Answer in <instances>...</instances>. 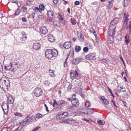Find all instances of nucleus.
I'll list each match as a JSON object with an SVG mask.
<instances>
[{"label": "nucleus", "mask_w": 131, "mask_h": 131, "mask_svg": "<svg viewBox=\"0 0 131 131\" xmlns=\"http://www.w3.org/2000/svg\"><path fill=\"white\" fill-rule=\"evenodd\" d=\"M4 103H2V108L3 110H4V109H5V108H8V104H3Z\"/></svg>", "instance_id": "c85d7f7f"}, {"label": "nucleus", "mask_w": 131, "mask_h": 131, "mask_svg": "<svg viewBox=\"0 0 131 131\" xmlns=\"http://www.w3.org/2000/svg\"><path fill=\"white\" fill-rule=\"evenodd\" d=\"M65 117H66L68 115V113L67 112H65L62 113Z\"/></svg>", "instance_id": "5fc2aeb1"}, {"label": "nucleus", "mask_w": 131, "mask_h": 131, "mask_svg": "<svg viewBox=\"0 0 131 131\" xmlns=\"http://www.w3.org/2000/svg\"><path fill=\"white\" fill-rule=\"evenodd\" d=\"M123 27L125 29L128 30L129 34H131V21H129L127 24H125L123 26Z\"/></svg>", "instance_id": "20e7f679"}, {"label": "nucleus", "mask_w": 131, "mask_h": 131, "mask_svg": "<svg viewBox=\"0 0 131 131\" xmlns=\"http://www.w3.org/2000/svg\"><path fill=\"white\" fill-rule=\"evenodd\" d=\"M48 41L51 42H53L55 41V39L54 37L51 34L49 35L48 37Z\"/></svg>", "instance_id": "2eb2a0df"}, {"label": "nucleus", "mask_w": 131, "mask_h": 131, "mask_svg": "<svg viewBox=\"0 0 131 131\" xmlns=\"http://www.w3.org/2000/svg\"><path fill=\"white\" fill-rule=\"evenodd\" d=\"M101 99L102 100V102L105 104L108 105L109 103L108 100L104 98V97L103 96H102L101 97Z\"/></svg>", "instance_id": "412c9836"}, {"label": "nucleus", "mask_w": 131, "mask_h": 131, "mask_svg": "<svg viewBox=\"0 0 131 131\" xmlns=\"http://www.w3.org/2000/svg\"><path fill=\"white\" fill-rule=\"evenodd\" d=\"M88 48L87 47H85L83 49V51L84 52H87L88 50Z\"/></svg>", "instance_id": "de8ad7c7"}, {"label": "nucleus", "mask_w": 131, "mask_h": 131, "mask_svg": "<svg viewBox=\"0 0 131 131\" xmlns=\"http://www.w3.org/2000/svg\"><path fill=\"white\" fill-rule=\"evenodd\" d=\"M124 17H123V26L125 25V24H127L128 23V21L129 19L128 18V17L129 16V15L126 13H124L123 14Z\"/></svg>", "instance_id": "39448f33"}, {"label": "nucleus", "mask_w": 131, "mask_h": 131, "mask_svg": "<svg viewBox=\"0 0 131 131\" xmlns=\"http://www.w3.org/2000/svg\"><path fill=\"white\" fill-rule=\"evenodd\" d=\"M72 88V85L71 84H70L68 85V87H67V90L68 91H70V90Z\"/></svg>", "instance_id": "864d4df0"}, {"label": "nucleus", "mask_w": 131, "mask_h": 131, "mask_svg": "<svg viewBox=\"0 0 131 131\" xmlns=\"http://www.w3.org/2000/svg\"><path fill=\"white\" fill-rule=\"evenodd\" d=\"M28 119L26 118L24 120L22 121L21 122H19V124L21 125L25 126L26 124H29Z\"/></svg>", "instance_id": "f3484780"}, {"label": "nucleus", "mask_w": 131, "mask_h": 131, "mask_svg": "<svg viewBox=\"0 0 131 131\" xmlns=\"http://www.w3.org/2000/svg\"><path fill=\"white\" fill-rule=\"evenodd\" d=\"M3 78V80H4V83L5 84L7 87V89H8V87H9L10 86V82L9 78L7 77H2Z\"/></svg>", "instance_id": "9d476101"}, {"label": "nucleus", "mask_w": 131, "mask_h": 131, "mask_svg": "<svg viewBox=\"0 0 131 131\" xmlns=\"http://www.w3.org/2000/svg\"><path fill=\"white\" fill-rule=\"evenodd\" d=\"M40 45L37 42L33 44V48L35 50H39L40 48Z\"/></svg>", "instance_id": "ddd939ff"}, {"label": "nucleus", "mask_w": 131, "mask_h": 131, "mask_svg": "<svg viewBox=\"0 0 131 131\" xmlns=\"http://www.w3.org/2000/svg\"><path fill=\"white\" fill-rule=\"evenodd\" d=\"M20 10L19 9H17L15 12L14 14V15H15V16H17L19 15L20 13Z\"/></svg>", "instance_id": "72a5a7b5"}, {"label": "nucleus", "mask_w": 131, "mask_h": 131, "mask_svg": "<svg viewBox=\"0 0 131 131\" xmlns=\"http://www.w3.org/2000/svg\"><path fill=\"white\" fill-rule=\"evenodd\" d=\"M40 32L42 34L46 35L48 32V30L46 27L42 26L40 28Z\"/></svg>", "instance_id": "1a4fd4ad"}, {"label": "nucleus", "mask_w": 131, "mask_h": 131, "mask_svg": "<svg viewBox=\"0 0 131 131\" xmlns=\"http://www.w3.org/2000/svg\"><path fill=\"white\" fill-rule=\"evenodd\" d=\"M98 123L100 125H103L104 124V122L102 120H99L97 121Z\"/></svg>", "instance_id": "f704fd0d"}, {"label": "nucleus", "mask_w": 131, "mask_h": 131, "mask_svg": "<svg viewBox=\"0 0 131 131\" xmlns=\"http://www.w3.org/2000/svg\"><path fill=\"white\" fill-rule=\"evenodd\" d=\"M26 118L28 119L29 123L30 122H33L36 121V117L35 116H32L30 117V116L28 115L26 117Z\"/></svg>", "instance_id": "4be33fe9"}, {"label": "nucleus", "mask_w": 131, "mask_h": 131, "mask_svg": "<svg viewBox=\"0 0 131 131\" xmlns=\"http://www.w3.org/2000/svg\"><path fill=\"white\" fill-rule=\"evenodd\" d=\"M116 24V23H115L113 20H112L110 22V24L109 28V30H110V31H112L113 29L115 27H114V26Z\"/></svg>", "instance_id": "a211bd4d"}, {"label": "nucleus", "mask_w": 131, "mask_h": 131, "mask_svg": "<svg viewBox=\"0 0 131 131\" xmlns=\"http://www.w3.org/2000/svg\"><path fill=\"white\" fill-rule=\"evenodd\" d=\"M119 17H116L114 19H113V20L114 21V22L115 23H116V24L118 22V21L119 20Z\"/></svg>", "instance_id": "ea45409f"}, {"label": "nucleus", "mask_w": 131, "mask_h": 131, "mask_svg": "<svg viewBox=\"0 0 131 131\" xmlns=\"http://www.w3.org/2000/svg\"><path fill=\"white\" fill-rule=\"evenodd\" d=\"M82 120H83V121H85L87 122H88V123H89L90 122V121H89V120L88 119H86L85 118H83L82 119Z\"/></svg>", "instance_id": "e2e57ef3"}, {"label": "nucleus", "mask_w": 131, "mask_h": 131, "mask_svg": "<svg viewBox=\"0 0 131 131\" xmlns=\"http://www.w3.org/2000/svg\"><path fill=\"white\" fill-rule=\"evenodd\" d=\"M71 46V42L69 41H67L65 42L63 45V46L64 48L66 49H69Z\"/></svg>", "instance_id": "f8f14e48"}, {"label": "nucleus", "mask_w": 131, "mask_h": 131, "mask_svg": "<svg viewBox=\"0 0 131 131\" xmlns=\"http://www.w3.org/2000/svg\"><path fill=\"white\" fill-rule=\"evenodd\" d=\"M27 38V36L25 34H22L20 37V40L19 42H23V41H25Z\"/></svg>", "instance_id": "aec40b11"}, {"label": "nucleus", "mask_w": 131, "mask_h": 131, "mask_svg": "<svg viewBox=\"0 0 131 131\" xmlns=\"http://www.w3.org/2000/svg\"><path fill=\"white\" fill-rule=\"evenodd\" d=\"M12 63H10L9 65L7 66V70H10L12 67Z\"/></svg>", "instance_id": "58836bf2"}, {"label": "nucleus", "mask_w": 131, "mask_h": 131, "mask_svg": "<svg viewBox=\"0 0 131 131\" xmlns=\"http://www.w3.org/2000/svg\"><path fill=\"white\" fill-rule=\"evenodd\" d=\"M41 127H40L37 126L35 127L34 129L32 130V131H37L38 129L39 128H40Z\"/></svg>", "instance_id": "6e6d98bb"}, {"label": "nucleus", "mask_w": 131, "mask_h": 131, "mask_svg": "<svg viewBox=\"0 0 131 131\" xmlns=\"http://www.w3.org/2000/svg\"><path fill=\"white\" fill-rule=\"evenodd\" d=\"M78 38L79 40L81 42L84 41V37L83 35L81 33H78L77 34Z\"/></svg>", "instance_id": "dca6fc26"}, {"label": "nucleus", "mask_w": 131, "mask_h": 131, "mask_svg": "<svg viewBox=\"0 0 131 131\" xmlns=\"http://www.w3.org/2000/svg\"><path fill=\"white\" fill-rule=\"evenodd\" d=\"M1 131H7V129L5 127L3 128L2 130Z\"/></svg>", "instance_id": "774afa93"}, {"label": "nucleus", "mask_w": 131, "mask_h": 131, "mask_svg": "<svg viewBox=\"0 0 131 131\" xmlns=\"http://www.w3.org/2000/svg\"><path fill=\"white\" fill-rule=\"evenodd\" d=\"M53 2L56 5H59L58 3L59 2V1L58 0H53Z\"/></svg>", "instance_id": "a18cd8bd"}, {"label": "nucleus", "mask_w": 131, "mask_h": 131, "mask_svg": "<svg viewBox=\"0 0 131 131\" xmlns=\"http://www.w3.org/2000/svg\"><path fill=\"white\" fill-rule=\"evenodd\" d=\"M4 114H7L8 113V108H5V109L3 110Z\"/></svg>", "instance_id": "8fccbe9b"}, {"label": "nucleus", "mask_w": 131, "mask_h": 131, "mask_svg": "<svg viewBox=\"0 0 131 131\" xmlns=\"http://www.w3.org/2000/svg\"><path fill=\"white\" fill-rule=\"evenodd\" d=\"M22 20L23 22H26L27 21V19L26 17H24L22 18Z\"/></svg>", "instance_id": "bf43d9fd"}, {"label": "nucleus", "mask_w": 131, "mask_h": 131, "mask_svg": "<svg viewBox=\"0 0 131 131\" xmlns=\"http://www.w3.org/2000/svg\"><path fill=\"white\" fill-rule=\"evenodd\" d=\"M75 49L76 52H78L80 50L81 48L79 46H76L75 47Z\"/></svg>", "instance_id": "7c9ffc66"}, {"label": "nucleus", "mask_w": 131, "mask_h": 131, "mask_svg": "<svg viewBox=\"0 0 131 131\" xmlns=\"http://www.w3.org/2000/svg\"><path fill=\"white\" fill-rule=\"evenodd\" d=\"M49 72L50 76L52 77H54L56 76L55 74L54 73L55 71L52 70L51 69L49 70Z\"/></svg>", "instance_id": "393cba45"}, {"label": "nucleus", "mask_w": 131, "mask_h": 131, "mask_svg": "<svg viewBox=\"0 0 131 131\" xmlns=\"http://www.w3.org/2000/svg\"><path fill=\"white\" fill-rule=\"evenodd\" d=\"M114 0H108L109 7H111L112 6V3L114 1Z\"/></svg>", "instance_id": "4c0bfd02"}, {"label": "nucleus", "mask_w": 131, "mask_h": 131, "mask_svg": "<svg viewBox=\"0 0 131 131\" xmlns=\"http://www.w3.org/2000/svg\"><path fill=\"white\" fill-rule=\"evenodd\" d=\"M53 104H55L56 105L58 106V101L57 102V101L56 100H53Z\"/></svg>", "instance_id": "4d7b16f0"}, {"label": "nucleus", "mask_w": 131, "mask_h": 131, "mask_svg": "<svg viewBox=\"0 0 131 131\" xmlns=\"http://www.w3.org/2000/svg\"><path fill=\"white\" fill-rule=\"evenodd\" d=\"M58 17L59 19V21H61V20L63 19V17H62L59 14H58Z\"/></svg>", "instance_id": "c03bdc74"}, {"label": "nucleus", "mask_w": 131, "mask_h": 131, "mask_svg": "<svg viewBox=\"0 0 131 131\" xmlns=\"http://www.w3.org/2000/svg\"><path fill=\"white\" fill-rule=\"evenodd\" d=\"M39 9L43 10L45 9V6L43 4H41L39 6Z\"/></svg>", "instance_id": "c9c22d12"}, {"label": "nucleus", "mask_w": 131, "mask_h": 131, "mask_svg": "<svg viewBox=\"0 0 131 131\" xmlns=\"http://www.w3.org/2000/svg\"><path fill=\"white\" fill-rule=\"evenodd\" d=\"M116 28V27H115L113 29L112 31L109 30V35L108 39V41L109 43H111L114 41V37L115 34Z\"/></svg>", "instance_id": "f03ea898"}, {"label": "nucleus", "mask_w": 131, "mask_h": 131, "mask_svg": "<svg viewBox=\"0 0 131 131\" xmlns=\"http://www.w3.org/2000/svg\"><path fill=\"white\" fill-rule=\"evenodd\" d=\"M14 100L13 99H11L9 100V99H8V103L9 104H13V103Z\"/></svg>", "instance_id": "49530a36"}, {"label": "nucleus", "mask_w": 131, "mask_h": 131, "mask_svg": "<svg viewBox=\"0 0 131 131\" xmlns=\"http://www.w3.org/2000/svg\"><path fill=\"white\" fill-rule=\"evenodd\" d=\"M81 112L86 114L90 115L93 113V111L92 109L87 108L85 110H82Z\"/></svg>", "instance_id": "6e6552de"}, {"label": "nucleus", "mask_w": 131, "mask_h": 131, "mask_svg": "<svg viewBox=\"0 0 131 131\" xmlns=\"http://www.w3.org/2000/svg\"><path fill=\"white\" fill-rule=\"evenodd\" d=\"M80 4V2L78 1H76L74 3L75 5H78Z\"/></svg>", "instance_id": "69168bd1"}, {"label": "nucleus", "mask_w": 131, "mask_h": 131, "mask_svg": "<svg viewBox=\"0 0 131 131\" xmlns=\"http://www.w3.org/2000/svg\"><path fill=\"white\" fill-rule=\"evenodd\" d=\"M3 64L0 62V72L2 71L3 70Z\"/></svg>", "instance_id": "603ef678"}, {"label": "nucleus", "mask_w": 131, "mask_h": 131, "mask_svg": "<svg viewBox=\"0 0 131 131\" xmlns=\"http://www.w3.org/2000/svg\"><path fill=\"white\" fill-rule=\"evenodd\" d=\"M66 123L67 124H71L72 123V122L69 121V119H67V120H66Z\"/></svg>", "instance_id": "680f3d73"}, {"label": "nucleus", "mask_w": 131, "mask_h": 131, "mask_svg": "<svg viewBox=\"0 0 131 131\" xmlns=\"http://www.w3.org/2000/svg\"><path fill=\"white\" fill-rule=\"evenodd\" d=\"M82 87H81L80 88H78L77 87L75 89V92L79 94L81 93H82Z\"/></svg>", "instance_id": "b1692460"}, {"label": "nucleus", "mask_w": 131, "mask_h": 131, "mask_svg": "<svg viewBox=\"0 0 131 131\" xmlns=\"http://www.w3.org/2000/svg\"><path fill=\"white\" fill-rule=\"evenodd\" d=\"M60 21V22H61L62 23L63 25H64L65 24V21L63 19L61 20V21Z\"/></svg>", "instance_id": "052dcab7"}, {"label": "nucleus", "mask_w": 131, "mask_h": 131, "mask_svg": "<svg viewBox=\"0 0 131 131\" xmlns=\"http://www.w3.org/2000/svg\"><path fill=\"white\" fill-rule=\"evenodd\" d=\"M82 60V59L80 57L76 58L73 60L72 63L73 65H76L79 64Z\"/></svg>", "instance_id": "423d86ee"}, {"label": "nucleus", "mask_w": 131, "mask_h": 131, "mask_svg": "<svg viewBox=\"0 0 131 131\" xmlns=\"http://www.w3.org/2000/svg\"><path fill=\"white\" fill-rule=\"evenodd\" d=\"M108 90L109 91L111 95V96L113 97V98L114 99V96L113 94L112 93V92L111 91V89L109 87H108Z\"/></svg>", "instance_id": "09e8293b"}, {"label": "nucleus", "mask_w": 131, "mask_h": 131, "mask_svg": "<svg viewBox=\"0 0 131 131\" xmlns=\"http://www.w3.org/2000/svg\"><path fill=\"white\" fill-rule=\"evenodd\" d=\"M130 41L129 38V35L127 34L125 37V45H128L130 42Z\"/></svg>", "instance_id": "4468645a"}, {"label": "nucleus", "mask_w": 131, "mask_h": 131, "mask_svg": "<svg viewBox=\"0 0 131 131\" xmlns=\"http://www.w3.org/2000/svg\"><path fill=\"white\" fill-rule=\"evenodd\" d=\"M42 116V115L40 113L37 114L35 116L36 117L38 118H39L41 117Z\"/></svg>", "instance_id": "79ce46f5"}, {"label": "nucleus", "mask_w": 131, "mask_h": 131, "mask_svg": "<svg viewBox=\"0 0 131 131\" xmlns=\"http://www.w3.org/2000/svg\"><path fill=\"white\" fill-rule=\"evenodd\" d=\"M44 106L46 107V110L47 111V112H49V110L48 109V107L47 106V105L46 104H44Z\"/></svg>", "instance_id": "0e129e2a"}, {"label": "nucleus", "mask_w": 131, "mask_h": 131, "mask_svg": "<svg viewBox=\"0 0 131 131\" xmlns=\"http://www.w3.org/2000/svg\"><path fill=\"white\" fill-rule=\"evenodd\" d=\"M80 94L81 97L83 98H84L85 97V95L84 94V93H80Z\"/></svg>", "instance_id": "338daca9"}, {"label": "nucleus", "mask_w": 131, "mask_h": 131, "mask_svg": "<svg viewBox=\"0 0 131 131\" xmlns=\"http://www.w3.org/2000/svg\"><path fill=\"white\" fill-rule=\"evenodd\" d=\"M85 105L86 107H88L90 106L91 104L89 101H87L85 102Z\"/></svg>", "instance_id": "473e14b6"}, {"label": "nucleus", "mask_w": 131, "mask_h": 131, "mask_svg": "<svg viewBox=\"0 0 131 131\" xmlns=\"http://www.w3.org/2000/svg\"><path fill=\"white\" fill-rule=\"evenodd\" d=\"M12 3H16L18 7H19L21 5L20 2H13Z\"/></svg>", "instance_id": "37998d69"}, {"label": "nucleus", "mask_w": 131, "mask_h": 131, "mask_svg": "<svg viewBox=\"0 0 131 131\" xmlns=\"http://www.w3.org/2000/svg\"><path fill=\"white\" fill-rule=\"evenodd\" d=\"M65 118L64 116L62 113L57 115L56 116V118L57 119H62Z\"/></svg>", "instance_id": "a878e982"}, {"label": "nucleus", "mask_w": 131, "mask_h": 131, "mask_svg": "<svg viewBox=\"0 0 131 131\" xmlns=\"http://www.w3.org/2000/svg\"><path fill=\"white\" fill-rule=\"evenodd\" d=\"M74 74H75V79H78L80 78V75L76 71L74 72Z\"/></svg>", "instance_id": "c756f323"}, {"label": "nucleus", "mask_w": 131, "mask_h": 131, "mask_svg": "<svg viewBox=\"0 0 131 131\" xmlns=\"http://www.w3.org/2000/svg\"><path fill=\"white\" fill-rule=\"evenodd\" d=\"M95 54L94 53H91L87 55L85 58L86 59L90 60H94L95 59Z\"/></svg>", "instance_id": "0eeeda50"}, {"label": "nucleus", "mask_w": 131, "mask_h": 131, "mask_svg": "<svg viewBox=\"0 0 131 131\" xmlns=\"http://www.w3.org/2000/svg\"><path fill=\"white\" fill-rule=\"evenodd\" d=\"M35 14V12H32L31 14L30 15V16L31 17L34 18V15Z\"/></svg>", "instance_id": "13d9d810"}, {"label": "nucleus", "mask_w": 131, "mask_h": 131, "mask_svg": "<svg viewBox=\"0 0 131 131\" xmlns=\"http://www.w3.org/2000/svg\"><path fill=\"white\" fill-rule=\"evenodd\" d=\"M66 103L65 101L63 100H59L58 101V106H60L62 104H64Z\"/></svg>", "instance_id": "bb28decb"}, {"label": "nucleus", "mask_w": 131, "mask_h": 131, "mask_svg": "<svg viewBox=\"0 0 131 131\" xmlns=\"http://www.w3.org/2000/svg\"><path fill=\"white\" fill-rule=\"evenodd\" d=\"M70 78L72 80L74 79L75 78V74L74 72L73 73V72H70Z\"/></svg>", "instance_id": "e433bc0d"}, {"label": "nucleus", "mask_w": 131, "mask_h": 131, "mask_svg": "<svg viewBox=\"0 0 131 131\" xmlns=\"http://www.w3.org/2000/svg\"><path fill=\"white\" fill-rule=\"evenodd\" d=\"M34 95L38 97L41 96L42 94V89L40 88L37 87L34 89L33 91Z\"/></svg>", "instance_id": "7ed1b4c3"}, {"label": "nucleus", "mask_w": 131, "mask_h": 131, "mask_svg": "<svg viewBox=\"0 0 131 131\" xmlns=\"http://www.w3.org/2000/svg\"><path fill=\"white\" fill-rule=\"evenodd\" d=\"M47 15L50 19H52L54 13L52 11L49 10L47 11Z\"/></svg>", "instance_id": "5701e85b"}, {"label": "nucleus", "mask_w": 131, "mask_h": 131, "mask_svg": "<svg viewBox=\"0 0 131 131\" xmlns=\"http://www.w3.org/2000/svg\"><path fill=\"white\" fill-rule=\"evenodd\" d=\"M4 80H3V78L2 77L0 80V87L3 89L4 88L6 87L5 84L4 83Z\"/></svg>", "instance_id": "6ab92c4d"}, {"label": "nucleus", "mask_w": 131, "mask_h": 131, "mask_svg": "<svg viewBox=\"0 0 131 131\" xmlns=\"http://www.w3.org/2000/svg\"><path fill=\"white\" fill-rule=\"evenodd\" d=\"M14 114L16 116H23L22 114L18 112L14 113Z\"/></svg>", "instance_id": "a19ab883"}, {"label": "nucleus", "mask_w": 131, "mask_h": 131, "mask_svg": "<svg viewBox=\"0 0 131 131\" xmlns=\"http://www.w3.org/2000/svg\"><path fill=\"white\" fill-rule=\"evenodd\" d=\"M70 20L72 25H75L76 24V20L75 18H71Z\"/></svg>", "instance_id": "cd10ccee"}, {"label": "nucleus", "mask_w": 131, "mask_h": 131, "mask_svg": "<svg viewBox=\"0 0 131 131\" xmlns=\"http://www.w3.org/2000/svg\"><path fill=\"white\" fill-rule=\"evenodd\" d=\"M81 82H79L77 84V85H76V86L78 88H80L81 87H82L81 86Z\"/></svg>", "instance_id": "3c124183"}, {"label": "nucleus", "mask_w": 131, "mask_h": 131, "mask_svg": "<svg viewBox=\"0 0 131 131\" xmlns=\"http://www.w3.org/2000/svg\"><path fill=\"white\" fill-rule=\"evenodd\" d=\"M58 54V51L55 49L53 50L47 49L45 52V56L48 59H51L53 57H55Z\"/></svg>", "instance_id": "f257e3e1"}, {"label": "nucleus", "mask_w": 131, "mask_h": 131, "mask_svg": "<svg viewBox=\"0 0 131 131\" xmlns=\"http://www.w3.org/2000/svg\"><path fill=\"white\" fill-rule=\"evenodd\" d=\"M104 63H105L107 64H109L110 63L111 61L108 59H107L106 58H104L103 59V61Z\"/></svg>", "instance_id": "2f4dec72"}, {"label": "nucleus", "mask_w": 131, "mask_h": 131, "mask_svg": "<svg viewBox=\"0 0 131 131\" xmlns=\"http://www.w3.org/2000/svg\"><path fill=\"white\" fill-rule=\"evenodd\" d=\"M71 102L72 105L73 107L78 106L79 104V101L77 100L72 99Z\"/></svg>", "instance_id": "9b49d317"}]
</instances>
